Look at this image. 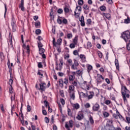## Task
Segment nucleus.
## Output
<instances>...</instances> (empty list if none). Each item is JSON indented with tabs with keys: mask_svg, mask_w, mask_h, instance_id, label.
Returning <instances> with one entry per match:
<instances>
[{
	"mask_svg": "<svg viewBox=\"0 0 130 130\" xmlns=\"http://www.w3.org/2000/svg\"><path fill=\"white\" fill-rule=\"evenodd\" d=\"M80 22H83L84 21V16H82L81 18L79 19Z\"/></svg>",
	"mask_w": 130,
	"mask_h": 130,
	"instance_id": "64",
	"label": "nucleus"
},
{
	"mask_svg": "<svg viewBox=\"0 0 130 130\" xmlns=\"http://www.w3.org/2000/svg\"><path fill=\"white\" fill-rule=\"evenodd\" d=\"M57 22L58 24H60L62 23V21L61 20V19H60L59 18L57 19Z\"/></svg>",
	"mask_w": 130,
	"mask_h": 130,
	"instance_id": "59",
	"label": "nucleus"
},
{
	"mask_svg": "<svg viewBox=\"0 0 130 130\" xmlns=\"http://www.w3.org/2000/svg\"><path fill=\"white\" fill-rule=\"evenodd\" d=\"M83 9H84V10H86L87 11V10H89V7L87 5H84Z\"/></svg>",
	"mask_w": 130,
	"mask_h": 130,
	"instance_id": "53",
	"label": "nucleus"
},
{
	"mask_svg": "<svg viewBox=\"0 0 130 130\" xmlns=\"http://www.w3.org/2000/svg\"><path fill=\"white\" fill-rule=\"evenodd\" d=\"M40 54H43L45 52V50L42 48H39Z\"/></svg>",
	"mask_w": 130,
	"mask_h": 130,
	"instance_id": "16",
	"label": "nucleus"
},
{
	"mask_svg": "<svg viewBox=\"0 0 130 130\" xmlns=\"http://www.w3.org/2000/svg\"><path fill=\"white\" fill-rule=\"evenodd\" d=\"M126 120L128 123H130V117H126Z\"/></svg>",
	"mask_w": 130,
	"mask_h": 130,
	"instance_id": "63",
	"label": "nucleus"
},
{
	"mask_svg": "<svg viewBox=\"0 0 130 130\" xmlns=\"http://www.w3.org/2000/svg\"><path fill=\"white\" fill-rule=\"evenodd\" d=\"M0 57L2 58V59H4V58H5L4 53H3L2 52H0Z\"/></svg>",
	"mask_w": 130,
	"mask_h": 130,
	"instance_id": "52",
	"label": "nucleus"
},
{
	"mask_svg": "<svg viewBox=\"0 0 130 130\" xmlns=\"http://www.w3.org/2000/svg\"><path fill=\"white\" fill-rule=\"evenodd\" d=\"M62 12H63V11L61 9H59L57 10L58 14H62Z\"/></svg>",
	"mask_w": 130,
	"mask_h": 130,
	"instance_id": "58",
	"label": "nucleus"
},
{
	"mask_svg": "<svg viewBox=\"0 0 130 130\" xmlns=\"http://www.w3.org/2000/svg\"><path fill=\"white\" fill-rule=\"evenodd\" d=\"M103 17H105L108 20H110L111 19V15L109 13H103Z\"/></svg>",
	"mask_w": 130,
	"mask_h": 130,
	"instance_id": "9",
	"label": "nucleus"
},
{
	"mask_svg": "<svg viewBox=\"0 0 130 130\" xmlns=\"http://www.w3.org/2000/svg\"><path fill=\"white\" fill-rule=\"evenodd\" d=\"M98 55H99V56L100 58H102V56H103L102 52L99 51L98 52Z\"/></svg>",
	"mask_w": 130,
	"mask_h": 130,
	"instance_id": "45",
	"label": "nucleus"
},
{
	"mask_svg": "<svg viewBox=\"0 0 130 130\" xmlns=\"http://www.w3.org/2000/svg\"><path fill=\"white\" fill-rule=\"evenodd\" d=\"M40 90L42 91H45V89H46V83L44 82H41L40 83Z\"/></svg>",
	"mask_w": 130,
	"mask_h": 130,
	"instance_id": "5",
	"label": "nucleus"
},
{
	"mask_svg": "<svg viewBox=\"0 0 130 130\" xmlns=\"http://www.w3.org/2000/svg\"><path fill=\"white\" fill-rule=\"evenodd\" d=\"M100 109V105L98 104H94V106L92 107V110L93 111H98Z\"/></svg>",
	"mask_w": 130,
	"mask_h": 130,
	"instance_id": "7",
	"label": "nucleus"
},
{
	"mask_svg": "<svg viewBox=\"0 0 130 130\" xmlns=\"http://www.w3.org/2000/svg\"><path fill=\"white\" fill-rule=\"evenodd\" d=\"M76 44H75L74 43H72L70 45V48H75V47H76Z\"/></svg>",
	"mask_w": 130,
	"mask_h": 130,
	"instance_id": "47",
	"label": "nucleus"
},
{
	"mask_svg": "<svg viewBox=\"0 0 130 130\" xmlns=\"http://www.w3.org/2000/svg\"><path fill=\"white\" fill-rule=\"evenodd\" d=\"M59 85L60 87H61V88L63 87V80H62V79H60L59 80Z\"/></svg>",
	"mask_w": 130,
	"mask_h": 130,
	"instance_id": "20",
	"label": "nucleus"
},
{
	"mask_svg": "<svg viewBox=\"0 0 130 130\" xmlns=\"http://www.w3.org/2000/svg\"><path fill=\"white\" fill-rule=\"evenodd\" d=\"M103 114L105 117H108L109 116V113L107 112H103Z\"/></svg>",
	"mask_w": 130,
	"mask_h": 130,
	"instance_id": "26",
	"label": "nucleus"
},
{
	"mask_svg": "<svg viewBox=\"0 0 130 130\" xmlns=\"http://www.w3.org/2000/svg\"><path fill=\"white\" fill-rule=\"evenodd\" d=\"M73 43L77 45L78 44V36H76L73 39Z\"/></svg>",
	"mask_w": 130,
	"mask_h": 130,
	"instance_id": "22",
	"label": "nucleus"
},
{
	"mask_svg": "<svg viewBox=\"0 0 130 130\" xmlns=\"http://www.w3.org/2000/svg\"><path fill=\"white\" fill-rule=\"evenodd\" d=\"M36 34H37V35H39V34H41V30H40V29H36Z\"/></svg>",
	"mask_w": 130,
	"mask_h": 130,
	"instance_id": "41",
	"label": "nucleus"
},
{
	"mask_svg": "<svg viewBox=\"0 0 130 130\" xmlns=\"http://www.w3.org/2000/svg\"><path fill=\"white\" fill-rule=\"evenodd\" d=\"M73 126H74V121H73V120L69 121V126L70 127H73Z\"/></svg>",
	"mask_w": 130,
	"mask_h": 130,
	"instance_id": "36",
	"label": "nucleus"
},
{
	"mask_svg": "<svg viewBox=\"0 0 130 130\" xmlns=\"http://www.w3.org/2000/svg\"><path fill=\"white\" fill-rule=\"evenodd\" d=\"M73 54L74 55H79V52H78V50H75L73 51Z\"/></svg>",
	"mask_w": 130,
	"mask_h": 130,
	"instance_id": "50",
	"label": "nucleus"
},
{
	"mask_svg": "<svg viewBox=\"0 0 130 130\" xmlns=\"http://www.w3.org/2000/svg\"><path fill=\"white\" fill-rule=\"evenodd\" d=\"M80 96H81L83 98H87V93H84L83 92H81L80 94Z\"/></svg>",
	"mask_w": 130,
	"mask_h": 130,
	"instance_id": "21",
	"label": "nucleus"
},
{
	"mask_svg": "<svg viewBox=\"0 0 130 130\" xmlns=\"http://www.w3.org/2000/svg\"><path fill=\"white\" fill-rule=\"evenodd\" d=\"M11 26L12 27L13 32H16V30L17 29V26L16 25V20H15V18L14 16H12V17Z\"/></svg>",
	"mask_w": 130,
	"mask_h": 130,
	"instance_id": "3",
	"label": "nucleus"
},
{
	"mask_svg": "<svg viewBox=\"0 0 130 130\" xmlns=\"http://www.w3.org/2000/svg\"><path fill=\"white\" fill-rule=\"evenodd\" d=\"M20 113H19V115H21V117H22V119H24V115H23V113L22 112V106L21 107L20 109Z\"/></svg>",
	"mask_w": 130,
	"mask_h": 130,
	"instance_id": "43",
	"label": "nucleus"
},
{
	"mask_svg": "<svg viewBox=\"0 0 130 130\" xmlns=\"http://www.w3.org/2000/svg\"><path fill=\"white\" fill-rule=\"evenodd\" d=\"M0 106L2 111H3V112H5V109H4V105L1 104Z\"/></svg>",
	"mask_w": 130,
	"mask_h": 130,
	"instance_id": "60",
	"label": "nucleus"
},
{
	"mask_svg": "<svg viewBox=\"0 0 130 130\" xmlns=\"http://www.w3.org/2000/svg\"><path fill=\"white\" fill-rule=\"evenodd\" d=\"M75 90V86L74 85H71L69 86V93H71V91H74Z\"/></svg>",
	"mask_w": 130,
	"mask_h": 130,
	"instance_id": "18",
	"label": "nucleus"
},
{
	"mask_svg": "<svg viewBox=\"0 0 130 130\" xmlns=\"http://www.w3.org/2000/svg\"><path fill=\"white\" fill-rule=\"evenodd\" d=\"M19 8L21 9L22 12L25 11V8H24V0H21L20 4H19Z\"/></svg>",
	"mask_w": 130,
	"mask_h": 130,
	"instance_id": "8",
	"label": "nucleus"
},
{
	"mask_svg": "<svg viewBox=\"0 0 130 130\" xmlns=\"http://www.w3.org/2000/svg\"><path fill=\"white\" fill-rule=\"evenodd\" d=\"M61 41H62V40L61 39H58L57 40V44L59 45H60V44H61Z\"/></svg>",
	"mask_w": 130,
	"mask_h": 130,
	"instance_id": "54",
	"label": "nucleus"
},
{
	"mask_svg": "<svg viewBox=\"0 0 130 130\" xmlns=\"http://www.w3.org/2000/svg\"><path fill=\"white\" fill-rule=\"evenodd\" d=\"M78 10V12H81V11H82V7L81 6H77L76 8V10L74 12V14H75V16H76V15H77V11Z\"/></svg>",
	"mask_w": 130,
	"mask_h": 130,
	"instance_id": "11",
	"label": "nucleus"
},
{
	"mask_svg": "<svg viewBox=\"0 0 130 130\" xmlns=\"http://www.w3.org/2000/svg\"><path fill=\"white\" fill-rule=\"evenodd\" d=\"M44 105H45V107H46V108H48V106H49V103H48V102H47V101H46V100H45L44 101Z\"/></svg>",
	"mask_w": 130,
	"mask_h": 130,
	"instance_id": "30",
	"label": "nucleus"
},
{
	"mask_svg": "<svg viewBox=\"0 0 130 130\" xmlns=\"http://www.w3.org/2000/svg\"><path fill=\"white\" fill-rule=\"evenodd\" d=\"M115 64L117 70H119V63L118 62V60L117 59H115Z\"/></svg>",
	"mask_w": 130,
	"mask_h": 130,
	"instance_id": "13",
	"label": "nucleus"
},
{
	"mask_svg": "<svg viewBox=\"0 0 130 130\" xmlns=\"http://www.w3.org/2000/svg\"><path fill=\"white\" fill-rule=\"evenodd\" d=\"M78 66H76L74 64H72L71 65V69L72 70H78Z\"/></svg>",
	"mask_w": 130,
	"mask_h": 130,
	"instance_id": "28",
	"label": "nucleus"
},
{
	"mask_svg": "<svg viewBox=\"0 0 130 130\" xmlns=\"http://www.w3.org/2000/svg\"><path fill=\"white\" fill-rule=\"evenodd\" d=\"M38 67L39 69H42L43 68V65H42V62H40L38 63Z\"/></svg>",
	"mask_w": 130,
	"mask_h": 130,
	"instance_id": "38",
	"label": "nucleus"
},
{
	"mask_svg": "<svg viewBox=\"0 0 130 130\" xmlns=\"http://www.w3.org/2000/svg\"><path fill=\"white\" fill-rule=\"evenodd\" d=\"M62 23H63V24H64L65 25H67V24H68V19L64 18H63V20H62Z\"/></svg>",
	"mask_w": 130,
	"mask_h": 130,
	"instance_id": "35",
	"label": "nucleus"
},
{
	"mask_svg": "<svg viewBox=\"0 0 130 130\" xmlns=\"http://www.w3.org/2000/svg\"><path fill=\"white\" fill-rule=\"evenodd\" d=\"M68 78H66L64 79V84H65L66 85H68Z\"/></svg>",
	"mask_w": 130,
	"mask_h": 130,
	"instance_id": "57",
	"label": "nucleus"
},
{
	"mask_svg": "<svg viewBox=\"0 0 130 130\" xmlns=\"http://www.w3.org/2000/svg\"><path fill=\"white\" fill-rule=\"evenodd\" d=\"M107 130H115V127L113 125L107 127Z\"/></svg>",
	"mask_w": 130,
	"mask_h": 130,
	"instance_id": "15",
	"label": "nucleus"
},
{
	"mask_svg": "<svg viewBox=\"0 0 130 130\" xmlns=\"http://www.w3.org/2000/svg\"><path fill=\"white\" fill-rule=\"evenodd\" d=\"M64 13H70V9H69L68 8H67V7H65L64 8Z\"/></svg>",
	"mask_w": 130,
	"mask_h": 130,
	"instance_id": "34",
	"label": "nucleus"
},
{
	"mask_svg": "<svg viewBox=\"0 0 130 130\" xmlns=\"http://www.w3.org/2000/svg\"><path fill=\"white\" fill-rule=\"evenodd\" d=\"M45 121L46 123H48L49 122V119L47 117H45Z\"/></svg>",
	"mask_w": 130,
	"mask_h": 130,
	"instance_id": "56",
	"label": "nucleus"
},
{
	"mask_svg": "<svg viewBox=\"0 0 130 130\" xmlns=\"http://www.w3.org/2000/svg\"><path fill=\"white\" fill-rule=\"evenodd\" d=\"M68 114L69 116H72V115H73L72 114V111L70 108L68 109Z\"/></svg>",
	"mask_w": 130,
	"mask_h": 130,
	"instance_id": "32",
	"label": "nucleus"
},
{
	"mask_svg": "<svg viewBox=\"0 0 130 130\" xmlns=\"http://www.w3.org/2000/svg\"><path fill=\"white\" fill-rule=\"evenodd\" d=\"M80 58H81V60L83 62H85L86 61V56L84 54H80L79 56Z\"/></svg>",
	"mask_w": 130,
	"mask_h": 130,
	"instance_id": "12",
	"label": "nucleus"
},
{
	"mask_svg": "<svg viewBox=\"0 0 130 130\" xmlns=\"http://www.w3.org/2000/svg\"><path fill=\"white\" fill-rule=\"evenodd\" d=\"M122 90L124 89V91H121L122 96L123 97V101L124 103L127 102L126 98H129V94H126L127 92H129V90L127 89L126 86H122L121 87Z\"/></svg>",
	"mask_w": 130,
	"mask_h": 130,
	"instance_id": "1",
	"label": "nucleus"
},
{
	"mask_svg": "<svg viewBox=\"0 0 130 130\" xmlns=\"http://www.w3.org/2000/svg\"><path fill=\"white\" fill-rule=\"evenodd\" d=\"M76 118L78 120H82V119L84 118V114L83 113V112H79L76 117Z\"/></svg>",
	"mask_w": 130,
	"mask_h": 130,
	"instance_id": "6",
	"label": "nucleus"
},
{
	"mask_svg": "<svg viewBox=\"0 0 130 130\" xmlns=\"http://www.w3.org/2000/svg\"><path fill=\"white\" fill-rule=\"evenodd\" d=\"M87 46L88 49L91 48L92 47V44L91 42H88L87 43Z\"/></svg>",
	"mask_w": 130,
	"mask_h": 130,
	"instance_id": "33",
	"label": "nucleus"
},
{
	"mask_svg": "<svg viewBox=\"0 0 130 130\" xmlns=\"http://www.w3.org/2000/svg\"><path fill=\"white\" fill-rule=\"evenodd\" d=\"M129 41V43L126 45V48L127 50H130V40H128Z\"/></svg>",
	"mask_w": 130,
	"mask_h": 130,
	"instance_id": "49",
	"label": "nucleus"
},
{
	"mask_svg": "<svg viewBox=\"0 0 130 130\" xmlns=\"http://www.w3.org/2000/svg\"><path fill=\"white\" fill-rule=\"evenodd\" d=\"M73 107L74 108H75V109H79V108H80V105H79V104H75L73 105Z\"/></svg>",
	"mask_w": 130,
	"mask_h": 130,
	"instance_id": "24",
	"label": "nucleus"
},
{
	"mask_svg": "<svg viewBox=\"0 0 130 130\" xmlns=\"http://www.w3.org/2000/svg\"><path fill=\"white\" fill-rule=\"evenodd\" d=\"M40 21H37L36 22H35V26L36 28H37L38 26H40Z\"/></svg>",
	"mask_w": 130,
	"mask_h": 130,
	"instance_id": "40",
	"label": "nucleus"
},
{
	"mask_svg": "<svg viewBox=\"0 0 130 130\" xmlns=\"http://www.w3.org/2000/svg\"><path fill=\"white\" fill-rule=\"evenodd\" d=\"M124 23L125 24H129L130 23V19L127 17V19H125L124 20Z\"/></svg>",
	"mask_w": 130,
	"mask_h": 130,
	"instance_id": "29",
	"label": "nucleus"
},
{
	"mask_svg": "<svg viewBox=\"0 0 130 130\" xmlns=\"http://www.w3.org/2000/svg\"><path fill=\"white\" fill-rule=\"evenodd\" d=\"M74 65L76 66V67H79V62L76 59H74Z\"/></svg>",
	"mask_w": 130,
	"mask_h": 130,
	"instance_id": "37",
	"label": "nucleus"
},
{
	"mask_svg": "<svg viewBox=\"0 0 130 130\" xmlns=\"http://www.w3.org/2000/svg\"><path fill=\"white\" fill-rule=\"evenodd\" d=\"M105 104H106V105H109L110 104H111V101L109 100H106L105 101Z\"/></svg>",
	"mask_w": 130,
	"mask_h": 130,
	"instance_id": "39",
	"label": "nucleus"
},
{
	"mask_svg": "<svg viewBox=\"0 0 130 130\" xmlns=\"http://www.w3.org/2000/svg\"><path fill=\"white\" fill-rule=\"evenodd\" d=\"M76 74L78 75V76H82L83 75V71L78 70L76 72Z\"/></svg>",
	"mask_w": 130,
	"mask_h": 130,
	"instance_id": "27",
	"label": "nucleus"
},
{
	"mask_svg": "<svg viewBox=\"0 0 130 130\" xmlns=\"http://www.w3.org/2000/svg\"><path fill=\"white\" fill-rule=\"evenodd\" d=\"M72 84H73V86H75L76 87L78 86V83H77V81H73L72 82Z\"/></svg>",
	"mask_w": 130,
	"mask_h": 130,
	"instance_id": "61",
	"label": "nucleus"
},
{
	"mask_svg": "<svg viewBox=\"0 0 130 130\" xmlns=\"http://www.w3.org/2000/svg\"><path fill=\"white\" fill-rule=\"evenodd\" d=\"M42 113L44 115H47V112L45 110H43Z\"/></svg>",
	"mask_w": 130,
	"mask_h": 130,
	"instance_id": "62",
	"label": "nucleus"
},
{
	"mask_svg": "<svg viewBox=\"0 0 130 130\" xmlns=\"http://www.w3.org/2000/svg\"><path fill=\"white\" fill-rule=\"evenodd\" d=\"M12 34L11 32L9 33V42L10 45H13V41H12Z\"/></svg>",
	"mask_w": 130,
	"mask_h": 130,
	"instance_id": "14",
	"label": "nucleus"
},
{
	"mask_svg": "<svg viewBox=\"0 0 130 130\" xmlns=\"http://www.w3.org/2000/svg\"><path fill=\"white\" fill-rule=\"evenodd\" d=\"M89 121L91 124H94V119H93V117L92 116H90L89 117Z\"/></svg>",
	"mask_w": 130,
	"mask_h": 130,
	"instance_id": "23",
	"label": "nucleus"
},
{
	"mask_svg": "<svg viewBox=\"0 0 130 130\" xmlns=\"http://www.w3.org/2000/svg\"><path fill=\"white\" fill-rule=\"evenodd\" d=\"M88 93H87L86 98H87L88 100H90V99H92V98L94 97L95 93H94V91H89Z\"/></svg>",
	"mask_w": 130,
	"mask_h": 130,
	"instance_id": "4",
	"label": "nucleus"
},
{
	"mask_svg": "<svg viewBox=\"0 0 130 130\" xmlns=\"http://www.w3.org/2000/svg\"><path fill=\"white\" fill-rule=\"evenodd\" d=\"M69 66H72L73 64V60L72 59H69L67 60Z\"/></svg>",
	"mask_w": 130,
	"mask_h": 130,
	"instance_id": "42",
	"label": "nucleus"
},
{
	"mask_svg": "<svg viewBox=\"0 0 130 130\" xmlns=\"http://www.w3.org/2000/svg\"><path fill=\"white\" fill-rule=\"evenodd\" d=\"M85 108H90V107H91V105L90 104L87 103L85 105Z\"/></svg>",
	"mask_w": 130,
	"mask_h": 130,
	"instance_id": "51",
	"label": "nucleus"
},
{
	"mask_svg": "<svg viewBox=\"0 0 130 130\" xmlns=\"http://www.w3.org/2000/svg\"><path fill=\"white\" fill-rule=\"evenodd\" d=\"M100 9L102 12H105L106 11V7L105 6H102L100 7Z\"/></svg>",
	"mask_w": 130,
	"mask_h": 130,
	"instance_id": "19",
	"label": "nucleus"
},
{
	"mask_svg": "<svg viewBox=\"0 0 130 130\" xmlns=\"http://www.w3.org/2000/svg\"><path fill=\"white\" fill-rule=\"evenodd\" d=\"M13 79H10L9 81V84L10 85V87H12V84H13Z\"/></svg>",
	"mask_w": 130,
	"mask_h": 130,
	"instance_id": "55",
	"label": "nucleus"
},
{
	"mask_svg": "<svg viewBox=\"0 0 130 130\" xmlns=\"http://www.w3.org/2000/svg\"><path fill=\"white\" fill-rule=\"evenodd\" d=\"M112 123H113V121H112V120H108L107 122L106 127L110 126L111 125H113V124Z\"/></svg>",
	"mask_w": 130,
	"mask_h": 130,
	"instance_id": "10",
	"label": "nucleus"
},
{
	"mask_svg": "<svg viewBox=\"0 0 130 130\" xmlns=\"http://www.w3.org/2000/svg\"><path fill=\"white\" fill-rule=\"evenodd\" d=\"M78 5H79V6H83V5L84 4V1L83 0H78Z\"/></svg>",
	"mask_w": 130,
	"mask_h": 130,
	"instance_id": "31",
	"label": "nucleus"
},
{
	"mask_svg": "<svg viewBox=\"0 0 130 130\" xmlns=\"http://www.w3.org/2000/svg\"><path fill=\"white\" fill-rule=\"evenodd\" d=\"M121 37L127 42V41H128V39H130V32L129 31L123 32L121 35Z\"/></svg>",
	"mask_w": 130,
	"mask_h": 130,
	"instance_id": "2",
	"label": "nucleus"
},
{
	"mask_svg": "<svg viewBox=\"0 0 130 130\" xmlns=\"http://www.w3.org/2000/svg\"><path fill=\"white\" fill-rule=\"evenodd\" d=\"M38 44L39 48H42L43 45L42 44V43H41V42L40 41L39 42H38Z\"/></svg>",
	"mask_w": 130,
	"mask_h": 130,
	"instance_id": "44",
	"label": "nucleus"
},
{
	"mask_svg": "<svg viewBox=\"0 0 130 130\" xmlns=\"http://www.w3.org/2000/svg\"><path fill=\"white\" fill-rule=\"evenodd\" d=\"M69 80L71 82H73V81H74V80H75V76L72 75H69Z\"/></svg>",
	"mask_w": 130,
	"mask_h": 130,
	"instance_id": "17",
	"label": "nucleus"
},
{
	"mask_svg": "<svg viewBox=\"0 0 130 130\" xmlns=\"http://www.w3.org/2000/svg\"><path fill=\"white\" fill-rule=\"evenodd\" d=\"M72 37H73V34H67V38L68 39H71V38H72Z\"/></svg>",
	"mask_w": 130,
	"mask_h": 130,
	"instance_id": "46",
	"label": "nucleus"
},
{
	"mask_svg": "<svg viewBox=\"0 0 130 130\" xmlns=\"http://www.w3.org/2000/svg\"><path fill=\"white\" fill-rule=\"evenodd\" d=\"M93 69V67H92V66L91 65H88L87 67V72L88 73H89L90 72H91V70Z\"/></svg>",
	"mask_w": 130,
	"mask_h": 130,
	"instance_id": "25",
	"label": "nucleus"
},
{
	"mask_svg": "<svg viewBox=\"0 0 130 130\" xmlns=\"http://www.w3.org/2000/svg\"><path fill=\"white\" fill-rule=\"evenodd\" d=\"M83 84L84 85H85L86 86V89H87V90H90V87H89V86L87 85V81H84Z\"/></svg>",
	"mask_w": 130,
	"mask_h": 130,
	"instance_id": "48",
	"label": "nucleus"
}]
</instances>
